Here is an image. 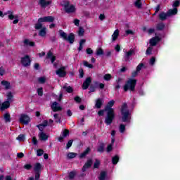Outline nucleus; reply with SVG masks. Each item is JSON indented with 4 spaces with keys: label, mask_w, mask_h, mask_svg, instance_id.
<instances>
[{
    "label": "nucleus",
    "mask_w": 180,
    "mask_h": 180,
    "mask_svg": "<svg viewBox=\"0 0 180 180\" xmlns=\"http://www.w3.org/2000/svg\"><path fill=\"white\" fill-rule=\"evenodd\" d=\"M113 105H115V101L111 100L108 103L105 108V110L107 112V115L105 118V123L107 124V126H110L111 123H113V120L116 117V115L115 114V110L112 108Z\"/></svg>",
    "instance_id": "obj_1"
},
{
    "label": "nucleus",
    "mask_w": 180,
    "mask_h": 180,
    "mask_svg": "<svg viewBox=\"0 0 180 180\" xmlns=\"http://www.w3.org/2000/svg\"><path fill=\"white\" fill-rule=\"evenodd\" d=\"M121 114L122 116V122H130L131 115L130 111L127 109V104L124 103L121 108Z\"/></svg>",
    "instance_id": "obj_2"
},
{
    "label": "nucleus",
    "mask_w": 180,
    "mask_h": 180,
    "mask_svg": "<svg viewBox=\"0 0 180 180\" xmlns=\"http://www.w3.org/2000/svg\"><path fill=\"white\" fill-rule=\"evenodd\" d=\"M60 5L64 8L66 13H74V12L76 11L75 6L70 4V1H62Z\"/></svg>",
    "instance_id": "obj_3"
},
{
    "label": "nucleus",
    "mask_w": 180,
    "mask_h": 180,
    "mask_svg": "<svg viewBox=\"0 0 180 180\" xmlns=\"http://www.w3.org/2000/svg\"><path fill=\"white\" fill-rule=\"evenodd\" d=\"M176 13H178V8H174L173 9L169 10L167 13L164 12L160 13L159 14V19H160V20H165L168 16H172V15H176Z\"/></svg>",
    "instance_id": "obj_4"
},
{
    "label": "nucleus",
    "mask_w": 180,
    "mask_h": 180,
    "mask_svg": "<svg viewBox=\"0 0 180 180\" xmlns=\"http://www.w3.org/2000/svg\"><path fill=\"white\" fill-rule=\"evenodd\" d=\"M136 84H137V80L134 79H129L127 82L126 84L124 86V90L125 91V92L127 91H129V89L130 91H134V88Z\"/></svg>",
    "instance_id": "obj_5"
},
{
    "label": "nucleus",
    "mask_w": 180,
    "mask_h": 180,
    "mask_svg": "<svg viewBox=\"0 0 180 180\" xmlns=\"http://www.w3.org/2000/svg\"><path fill=\"white\" fill-rule=\"evenodd\" d=\"M19 122L22 124H29L30 123V117L26 114H21L19 116Z\"/></svg>",
    "instance_id": "obj_6"
},
{
    "label": "nucleus",
    "mask_w": 180,
    "mask_h": 180,
    "mask_svg": "<svg viewBox=\"0 0 180 180\" xmlns=\"http://www.w3.org/2000/svg\"><path fill=\"white\" fill-rule=\"evenodd\" d=\"M30 57L27 55L21 58V64H22L24 67H29V65H30Z\"/></svg>",
    "instance_id": "obj_7"
},
{
    "label": "nucleus",
    "mask_w": 180,
    "mask_h": 180,
    "mask_svg": "<svg viewBox=\"0 0 180 180\" xmlns=\"http://www.w3.org/2000/svg\"><path fill=\"white\" fill-rule=\"evenodd\" d=\"M39 5H40L41 8H47L49 5L53 4L52 0H39Z\"/></svg>",
    "instance_id": "obj_8"
},
{
    "label": "nucleus",
    "mask_w": 180,
    "mask_h": 180,
    "mask_svg": "<svg viewBox=\"0 0 180 180\" xmlns=\"http://www.w3.org/2000/svg\"><path fill=\"white\" fill-rule=\"evenodd\" d=\"M65 67L63 66L60 68L56 70V75H58L60 77H64L67 75V72H65Z\"/></svg>",
    "instance_id": "obj_9"
},
{
    "label": "nucleus",
    "mask_w": 180,
    "mask_h": 180,
    "mask_svg": "<svg viewBox=\"0 0 180 180\" xmlns=\"http://www.w3.org/2000/svg\"><path fill=\"white\" fill-rule=\"evenodd\" d=\"M134 54V51L133 49H130L129 51H126L124 56V61H130V57Z\"/></svg>",
    "instance_id": "obj_10"
},
{
    "label": "nucleus",
    "mask_w": 180,
    "mask_h": 180,
    "mask_svg": "<svg viewBox=\"0 0 180 180\" xmlns=\"http://www.w3.org/2000/svg\"><path fill=\"white\" fill-rule=\"evenodd\" d=\"M38 137L41 141H47L49 140V135L43 131L39 133Z\"/></svg>",
    "instance_id": "obj_11"
},
{
    "label": "nucleus",
    "mask_w": 180,
    "mask_h": 180,
    "mask_svg": "<svg viewBox=\"0 0 180 180\" xmlns=\"http://www.w3.org/2000/svg\"><path fill=\"white\" fill-rule=\"evenodd\" d=\"M91 82H92V79L91 77H87L82 84V89H88V87L91 84Z\"/></svg>",
    "instance_id": "obj_12"
},
{
    "label": "nucleus",
    "mask_w": 180,
    "mask_h": 180,
    "mask_svg": "<svg viewBox=\"0 0 180 180\" xmlns=\"http://www.w3.org/2000/svg\"><path fill=\"white\" fill-rule=\"evenodd\" d=\"M51 109L53 112H58L61 110V106L57 102H53L51 105Z\"/></svg>",
    "instance_id": "obj_13"
},
{
    "label": "nucleus",
    "mask_w": 180,
    "mask_h": 180,
    "mask_svg": "<svg viewBox=\"0 0 180 180\" xmlns=\"http://www.w3.org/2000/svg\"><path fill=\"white\" fill-rule=\"evenodd\" d=\"M92 165V160L89 159L87 160V162L84 164V165L82 167V172H85L88 168H91Z\"/></svg>",
    "instance_id": "obj_14"
},
{
    "label": "nucleus",
    "mask_w": 180,
    "mask_h": 180,
    "mask_svg": "<svg viewBox=\"0 0 180 180\" xmlns=\"http://www.w3.org/2000/svg\"><path fill=\"white\" fill-rule=\"evenodd\" d=\"M65 40H66V41H69L70 44H72V43H74L75 40V36L74 35V34L70 33L68 34V36L66 37V39Z\"/></svg>",
    "instance_id": "obj_15"
},
{
    "label": "nucleus",
    "mask_w": 180,
    "mask_h": 180,
    "mask_svg": "<svg viewBox=\"0 0 180 180\" xmlns=\"http://www.w3.org/2000/svg\"><path fill=\"white\" fill-rule=\"evenodd\" d=\"M46 58L51 60V63H54V61H56V56L53 54V52L51 51H49L47 53Z\"/></svg>",
    "instance_id": "obj_16"
},
{
    "label": "nucleus",
    "mask_w": 180,
    "mask_h": 180,
    "mask_svg": "<svg viewBox=\"0 0 180 180\" xmlns=\"http://www.w3.org/2000/svg\"><path fill=\"white\" fill-rule=\"evenodd\" d=\"M161 39L160 37H155L150 40V46H155L158 41H160Z\"/></svg>",
    "instance_id": "obj_17"
},
{
    "label": "nucleus",
    "mask_w": 180,
    "mask_h": 180,
    "mask_svg": "<svg viewBox=\"0 0 180 180\" xmlns=\"http://www.w3.org/2000/svg\"><path fill=\"white\" fill-rule=\"evenodd\" d=\"M68 134H70V131H68V129H65L63 132V136L58 138V141H60V143L63 142L64 138L67 137Z\"/></svg>",
    "instance_id": "obj_18"
},
{
    "label": "nucleus",
    "mask_w": 180,
    "mask_h": 180,
    "mask_svg": "<svg viewBox=\"0 0 180 180\" xmlns=\"http://www.w3.org/2000/svg\"><path fill=\"white\" fill-rule=\"evenodd\" d=\"M11 106V103L9 101H4L3 103H1V107L0 108V110H5V109L9 108Z\"/></svg>",
    "instance_id": "obj_19"
},
{
    "label": "nucleus",
    "mask_w": 180,
    "mask_h": 180,
    "mask_svg": "<svg viewBox=\"0 0 180 180\" xmlns=\"http://www.w3.org/2000/svg\"><path fill=\"white\" fill-rule=\"evenodd\" d=\"M119 30H115L112 35V41H116L119 37Z\"/></svg>",
    "instance_id": "obj_20"
},
{
    "label": "nucleus",
    "mask_w": 180,
    "mask_h": 180,
    "mask_svg": "<svg viewBox=\"0 0 180 180\" xmlns=\"http://www.w3.org/2000/svg\"><path fill=\"white\" fill-rule=\"evenodd\" d=\"M6 101L7 102H9L11 103V102H13V95L12 94V92L9 91L6 94Z\"/></svg>",
    "instance_id": "obj_21"
},
{
    "label": "nucleus",
    "mask_w": 180,
    "mask_h": 180,
    "mask_svg": "<svg viewBox=\"0 0 180 180\" xmlns=\"http://www.w3.org/2000/svg\"><path fill=\"white\" fill-rule=\"evenodd\" d=\"M1 85L5 87V89H11V83L8 81L3 80L1 82Z\"/></svg>",
    "instance_id": "obj_22"
},
{
    "label": "nucleus",
    "mask_w": 180,
    "mask_h": 180,
    "mask_svg": "<svg viewBox=\"0 0 180 180\" xmlns=\"http://www.w3.org/2000/svg\"><path fill=\"white\" fill-rule=\"evenodd\" d=\"M34 172H40L41 171V165L40 163H36L34 165Z\"/></svg>",
    "instance_id": "obj_23"
},
{
    "label": "nucleus",
    "mask_w": 180,
    "mask_h": 180,
    "mask_svg": "<svg viewBox=\"0 0 180 180\" xmlns=\"http://www.w3.org/2000/svg\"><path fill=\"white\" fill-rule=\"evenodd\" d=\"M4 15H8V19H10V20H13V19H15V15H13V11H8L4 13Z\"/></svg>",
    "instance_id": "obj_24"
},
{
    "label": "nucleus",
    "mask_w": 180,
    "mask_h": 180,
    "mask_svg": "<svg viewBox=\"0 0 180 180\" xmlns=\"http://www.w3.org/2000/svg\"><path fill=\"white\" fill-rule=\"evenodd\" d=\"M102 105H103V101L102 99L98 98L96 101V104L95 106L97 109H101V108H102Z\"/></svg>",
    "instance_id": "obj_25"
},
{
    "label": "nucleus",
    "mask_w": 180,
    "mask_h": 180,
    "mask_svg": "<svg viewBox=\"0 0 180 180\" xmlns=\"http://www.w3.org/2000/svg\"><path fill=\"white\" fill-rule=\"evenodd\" d=\"M46 33H47V28L44 27L39 31V36H41V37H44V36H46Z\"/></svg>",
    "instance_id": "obj_26"
},
{
    "label": "nucleus",
    "mask_w": 180,
    "mask_h": 180,
    "mask_svg": "<svg viewBox=\"0 0 180 180\" xmlns=\"http://www.w3.org/2000/svg\"><path fill=\"white\" fill-rule=\"evenodd\" d=\"M89 151H91V148H87L84 153L79 155V158H84L85 156L88 155Z\"/></svg>",
    "instance_id": "obj_27"
},
{
    "label": "nucleus",
    "mask_w": 180,
    "mask_h": 180,
    "mask_svg": "<svg viewBox=\"0 0 180 180\" xmlns=\"http://www.w3.org/2000/svg\"><path fill=\"white\" fill-rule=\"evenodd\" d=\"M4 120L6 123H9L11 122V115L8 112H6L4 115Z\"/></svg>",
    "instance_id": "obj_28"
},
{
    "label": "nucleus",
    "mask_w": 180,
    "mask_h": 180,
    "mask_svg": "<svg viewBox=\"0 0 180 180\" xmlns=\"http://www.w3.org/2000/svg\"><path fill=\"white\" fill-rule=\"evenodd\" d=\"M59 36L63 39L65 40L67 39V33H65L64 31L62 30H59Z\"/></svg>",
    "instance_id": "obj_29"
},
{
    "label": "nucleus",
    "mask_w": 180,
    "mask_h": 180,
    "mask_svg": "<svg viewBox=\"0 0 180 180\" xmlns=\"http://www.w3.org/2000/svg\"><path fill=\"white\" fill-rule=\"evenodd\" d=\"M63 89H65V91H68V94H71V92H72V88L71 86H68V84H67L63 86Z\"/></svg>",
    "instance_id": "obj_30"
},
{
    "label": "nucleus",
    "mask_w": 180,
    "mask_h": 180,
    "mask_svg": "<svg viewBox=\"0 0 180 180\" xmlns=\"http://www.w3.org/2000/svg\"><path fill=\"white\" fill-rule=\"evenodd\" d=\"M98 179L99 180H105V179H106V172H104V171L101 172L100 173V176H98Z\"/></svg>",
    "instance_id": "obj_31"
},
{
    "label": "nucleus",
    "mask_w": 180,
    "mask_h": 180,
    "mask_svg": "<svg viewBox=\"0 0 180 180\" xmlns=\"http://www.w3.org/2000/svg\"><path fill=\"white\" fill-rule=\"evenodd\" d=\"M24 44H25L26 46H31L32 47H33V46H34V42H33L29 39H25L24 41Z\"/></svg>",
    "instance_id": "obj_32"
},
{
    "label": "nucleus",
    "mask_w": 180,
    "mask_h": 180,
    "mask_svg": "<svg viewBox=\"0 0 180 180\" xmlns=\"http://www.w3.org/2000/svg\"><path fill=\"white\" fill-rule=\"evenodd\" d=\"M83 65H84V67H87V68H94V65L88 63L86 60L83 61Z\"/></svg>",
    "instance_id": "obj_33"
},
{
    "label": "nucleus",
    "mask_w": 180,
    "mask_h": 180,
    "mask_svg": "<svg viewBox=\"0 0 180 180\" xmlns=\"http://www.w3.org/2000/svg\"><path fill=\"white\" fill-rule=\"evenodd\" d=\"M77 157V153H68V158H69L70 160L72 159V158H75Z\"/></svg>",
    "instance_id": "obj_34"
},
{
    "label": "nucleus",
    "mask_w": 180,
    "mask_h": 180,
    "mask_svg": "<svg viewBox=\"0 0 180 180\" xmlns=\"http://www.w3.org/2000/svg\"><path fill=\"white\" fill-rule=\"evenodd\" d=\"M134 5L136 8H138V9H140V8H141V0H136L134 2Z\"/></svg>",
    "instance_id": "obj_35"
},
{
    "label": "nucleus",
    "mask_w": 180,
    "mask_h": 180,
    "mask_svg": "<svg viewBox=\"0 0 180 180\" xmlns=\"http://www.w3.org/2000/svg\"><path fill=\"white\" fill-rule=\"evenodd\" d=\"M105 81H110L112 79V75L110 74H105L103 77Z\"/></svg>",
    "instance_id": "obj_36"
},
{
    "label": "nucleus",
    "mask_w": 180,
    "mask_h": 180,
    "mask_svg": "<svg viewBox=\"0 0 180 180\" xmlns=\"http://www.w3.org/2000/svg\"><path fill=\"white\" fill-rule=\"evenodd\" d=\"M119 162V156L115 155V157L112 158V164L114 165H116Z\"/></svg>",
    "instance_id": "obj_37"
},
{
    "label": "nucleus",
    "mask_w": 180,
    "mask_h": 180,
    "mask_svg": "<svg viewBox=\"0 0 180 180\" xmlns=\"http://www.w3.org/2000/svg\"><path fill=\"white\" fill-rule=\"evenodd\" d=\"M165 27V25L164 23L161 22L159 23L157 26L158 30H162Z\"/></svg>",
    "instance_id": "obj_38"
},
{
    "label": "nucleus",
    "mask_w": 180,
    "mask_h": 180,
    "mask_svg": "<svg viewBox=\"0 0 180 180\" xmlns=\"http://www.w3.org/2000/svg\"><path fill=\"white\" fill-rule=\"evenodd\" d=\"M105 150V146H103V144H101L98 146L97 151H98V153H103Z\"/></svg>",
    "instance_id": "obj_39"
},
{
    "label": "nucleus",
    "mask_w": 180,
    "mask_h": 180,
    "mask_svg": "<svg viewBox=\"0 0 180 180\" xmlns=\"http://www.w3.org/2000/svg\"><path fill=\"white\" fill-rule=\"evenodd\" d=\"M38 82H39V84H44V82H46V77H39Z\"/></svg>",
    "instance_id": "obj_40"
},
{
    "label": "nucleus",
    "mask_w": 180,
    "mask_h": 180,
    "mask_svg": "<svg viewBox=\"0 0 180 180\" xmlns=\"http://www.w3.org/2000/svg\"><path fill=\"white\" fill-rule=\"evenodd\" d=\"M17 140H18V141H25V135L23 134H20L18 137H17Z\"/></svg>",
    "instance_id": "obj_41"
},
{
    "label": "nucleus",
    "mask_w": 180,
    "mask_h": 180,
    "mask_svg": "<svg viewBox=\"0 0 180 180\" xmlns=\"http://www.w3.org/2000/svg\"><path fill=\"white\" fill-rule=\"evenodd\" d=\"M46 22H54V17L53 16H46Z\"/></svg>",
    "instance_id": "obj_42"
},
{
    "label": "nucleus",
    "mask_w": 180,
    "mask_h": 180,
    "mask_svg": "<svg viewBox=\"0 0 180 180\" xmlns=\"http://www.w3.org/2000/svg\"><path fill=\"white\" fill-rule=\"evenodd\" d=\"M96 56H102L103 54V50L102 49H98L96 52Z\"/></svg>",
    "instance_id": "obj_43"
},
{
    "label": "nucleus",
    "mask_w": 180,
    "mask_h": 180,
    "mask_svg": "<svg viewBox=\"0 0 180 180\" xmlns=\"http://www.w3.org/2000/svg\"><path fill=\"white\" fill-rule=\"evenodd\" d=\"M84 33H85V30L82 27H79L78 32L79 36H84Z\"/></svg>",
    "instance_id": "obj_44"
},
{
    "label": "nucleus",
    "mask_w": 180,
    "mask_h": 180,
    "mask_svg": "<svg viewBox=\"0 0 180 180\" xmlns=\"http://www.w3.org/2000/svg\"><path fill=\"white\" fill-rule=\"evenodd\" d=\"M124 130H126V126H124V124H120V132L124 133Z\"/></svg>",
    "instance_id": "obj_45"
},
{
    "label": "nucleus",
    "mask_w": 180,
    "mask_h": 180,
    "mask_svg": "<svg viewBox=\"0 0 180 180\" xmlns=\"http://www.w3.org/2000/svg\"><path fill=\"white\" fill-rule=\"evenodd\" d=\"M101 165V162L96 159V162H94V168H99V165Z\"/></svg>",
    "instance_id": "obj_46"
},
{
    "label": "nucleus",
    "mask_w": 180,
    "mask_h": 180,
    "mask_svg": "<svg viewBox=\"0 0 180 180\" xmlns=\"http://www.w3.org/2000/svg\"><path fill=\"white\" fill-rule=\"evenodd\" d=\"M53 117H54L56 123H61V121L60 120V118L58 117V114H54Z\"/></svg>",
    "instance_id": "obj_47"
},
{
    "label": "nucleus",
    "mask_w": 180,
    "mask_h": 180,
    "mask_svg": "<svg viewBox=\"0 0 180 180\" xmlns=\"http://www.w3.org/2000/svg\"><path fill=\"white\" fill-rule=\"evenodd\" d=\"M37 92L39 95V96H43V88H39L37 90Z\"/></svg>",
    "instance_id": "obj_48"
},
{
    "label": "nucleus",
    "mask_w": 180,
    "mask_h": 180,
    "mask_svg": "<svg viewBox=\"0 0 180 180\" xmlns=\"http://www.w3.org/2000/svg\"><path fill=\"white\" fill-rule=\"evenodd\" d=\"M14 19L15 20L13 22V25H17V23H19V15H15Z\"/></svg>",
    "instance_id": "obj_49"
},
{
    "label": "nucleus",
    "mask_w": 180,
    "mask_h": 180,
    "mask_svg": "<svg viewBox=\"0 0 180 180\" xmlns=\"http://www.w3.org/2000/svg\"><path fill=\"white\" fill-rule=\"evenodd\" d=\"M44 151L42 149H39L37 151V155L38 157H41V155L44 154Z\"/></svg>",
    "instance_id": "obj_50"
},
{
    "label": "nucleus",
    "mask_w": 180,
    "mask_h": 180,
    "mask_svg": "<svg viewBox=\"0 0 180 180\" xmlns=\"http://www.w3.org/2000/svg\"><path fill=\"white\" fill-rule=\"evenodd\" d=\"M42 26L41 22L38 21V22L35 25V29L39 30V29H41Z\"/></svg>",
    "instance_id": "obj_51"
},
{
    "label": "nucleus",
    "mask_w": 180,
    "mask_h": 180,
    "mask_svg": "<svg viewBox=\"0 0 180 180\" xmlns=\"http://www.w3.org/2000/svg\"><path fill=\"white\" fill-rule=\"evenodd\" d=\"M144 67V64L140 63L137 67H136V70L139 72V71L141 70V69Z\"/></svg>",
    "instance_id": "obj_52"
},
{
    "label": "nucleus",
    "mask_w": 180,
    "mask_h": 180,
    "mask_svg": "<svg viewBox=\"0 0 180 180\" xmlns=\"http://www.w3.org/2000/svg\"><path fill=\"white\" fill-rule=\"evenodd\" d=\"M112 150H113V145L112 144L108 145L107 147V153H110Z\"/></svg>",
    "instance_id": "obj_53"
},
{
    "label": "nucleus",
    "mask_w": 180,
    "mask_h": 180,
    "mask_svg": "<svg viewBox=\"0 0 180 180\" xmlns=\"http://www.w3.org/2000/svg\"><path fill=\"white\" fill-rule=\"evenodd\" d=\"M37 143H39V141H37V139L36 138V136H33L32 143L34 144V146H37Z\"/></svg>",
    "instance_id": "obj_54"
},
{
    "label": "nucleus",
    "mask_w": 180,
    "mask_h": 180,
    "mask_svg": "<svg viewBox=\"0 0 180 180\" xmlns=\"http://www.w3.org/2000/svg\"><path fill=\"white\" fill-rule=\"evenodd\" d=\"M72 142H73L72 140H70V141L68 142L67 146H66L67 150H68V148H70L71 147V146H72Z\"/></svg>",
    "instance_id": "obj_55"
},
{
    "label": "nucleus",
    "mask_w": 180,
    "mask_h": 180,
    "mask_svg": "<svg viewBox=\"0 0 180 180\" xmlns=\"http://www.w3.org/2000/svg\"><path fill=\"white\" fill-rule=\"evenodd\" d=\"M85 122V119L83 117L82 118L81 120H79L78 121V124L80 125V126H84V123Z\"/></svg>",
    "instance_id": "obj_56"
},
{
    "label": "nucleus",
    "mask_w": 180,
    "mask_h": 180,
    "mask_svg": "<svg viewBox=\"0 0 180 180\" xmlns=\"http://www.w3.org/2000/svg\"><path fill=\"white\" fill-rule=\"evenodd\" d=\"M74 176H75V172H71L69 174V178H70V179H73Z\"/></svg>",
    "instance_id": "obj_57"
},
{
    "label": "nucleus",
    "mask_w": 180,
    "mask_h": 180,
    "mask_svg": "<svg viewBox=\"0 0 180 180\" xmlns=\"http://www.w3.org/2000/svg\"><path fill=\"white\" fill-rule=\"evenodd\" d=\"M38 22H39L41 23H42L43 22H47L46 16L43 17V18H39Z\"/></svg>",
    "instance_id": "obj_58"
},
{
    "label": "nucleus",
    "mask_w": 180,
    "mask_h": 180,
    "mask_svg": "<svg viewBox=\"0 0 180 180\" xmlns=\"http://www.w3.org/2000/svg\"><path fill=\"white\" fill-rule=\"evenodd\" d=\"M179 4H180L179 1H174V3L173 4V8H176L179 6Z\"/></svg>",
    "instance_id": "obj_59"
},
{
    "label": "nucleus",
    "mask_w": 180,
    "mask_h": 180,
    "mask_svg": "<svg viewBox=\"0 0 180 180\" xmlns=\"http://www.w3.org/2000/svg\"><path fill=\"white\" fill-rule=\"evenodd\" d=\"M105 112H106V110H99L98 112V116H103Z\"/></svg>",
    "instance_id": "obj_60"
},
{
    "label": "nucleus",
    "mask_w": 180,
    "mask_h": 180,
    "mask_svg": "<svg viewBox=\"0 0 180 180\" xmlns=\"http://www.w3.org/2000/svg\"><path fill=\"white\" fill-rule=\"evenodd\" d=\"M155 63V58L153 57L150 60V65H154Z\"/></svg>",
    "instance_id": "obj_61"
},
{
    "label": "nucleus",
    "mask_w": 180,
    "mask_h": 180,
    "mask_svg": "<svg viewBox=\"0 0 180 180\" xmlns=\"http://www.w3.org/2000/svg\"><path fill=\"white\" fill-rule=\"evenodd\" d=\"M86 52L87 54H92L94 53V51H92V49L91 48H88L86 50Z\"/></svg>",
    "instance_id": "obj_62"
},
{
    "label": "nucleus",
    "mask_w": 180,
    "mask_h": 180,
    "mask_svg": "<svg viewBox=\"0 0 180 180\" xmlns=\"http://www.w3.org/2000/svg\"><path fill=\"white\" fill-rule=\"evenodd\" d=\"M153 51V48L148 47L146 50V54H151V51Z\"/></svg>",
    "instance_id": "obj_63"
},
{
    "label": "nucleus",
    "mask_w": 180,
    "mask_h": 180,
    "mask_svg": "<svg viewBox=\"0 0 180 180\" xmlns=\"http://www.w3.org/2000/svg\"><path fill=\"white\" fill-rule=\"evenodd\" d=\"M39 179H40V172H36L35 180H39Z\"/></svg>",
    "instance_id": "obj_64"
}]
</instances>
